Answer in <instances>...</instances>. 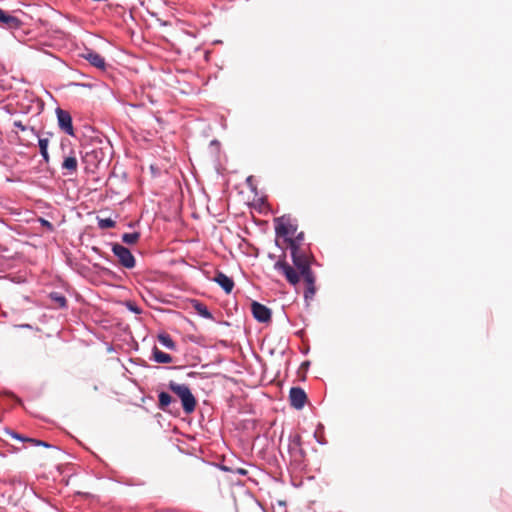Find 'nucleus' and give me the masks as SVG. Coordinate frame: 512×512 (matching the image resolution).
Wrapping results in <instances>:
<instances>
[{
  "label": "nucleus",
  "mask_w": 512,
  "mask_h": 512,
  "mask_svg": "<svg viewBox=\"0 0 512 512\" xmlns=\"http://www.w3.org/2000/svg\"><path fill=\"white\" fill-rule=\"evenodd\" d=\"M291 257L294 267L284 259H280L274 264V268L281 272L293 286L297 285L300 282V278L303 277L306 284L304 297L306 300L312 299L316 293V278L311 270V257L304 251L298 254L293 252Z\"/></svg>",
  "instance_id": "nucleus-1"
},
{
  "label": "nucleus",
  "mask_w": 512,
  "mask_h": 512,
  "mask_svg": "<svg viewBox=\"0 0 512 512\" xmlns=\"http://www.w3.org/2000/svg\"><path fill=\"white\" fill-rule=\"evenodd\" d=\"M168 387L180 398L183 410L186 414H190L195 410L197 401L187 385L170 381Z\"/></svg>",
  "instance_id": "nucleus-2"
},
{
  "label": "nucleus",
  "mask_w": 512,
  "mask_h": 512,
  "mask_svg": "<svg viewBox=\"0 0 512 512\" xmlns=\"http://www.w3.org/2000/svg\"><path fill=\"white\" fill-rule=\"evenodd\" d=\"M112 251L117 256L119 263L127 268L132 269L135 267L136 261L131 251L121 244L115 243L112 246Z\"/></svg>",
  "instance_id": "nucleus-3"
},
{
  "label": "nucleus",
  "mask_w": 512,
  "mask_h": 512,
  "mask_svg": "<svg viewBox=\"0 0 512 512\" xmlns=\"http://www.w3.org/2000/svg\"><path fill=\"white\" fill-rule=\"evenodd\" d=\"M288 450L294 462L300 463L303 461L305 451L302 448L301 436L299 434L290 437Z\"/></svg>",
  "instance_id": "nucleus-4"
},
{
  "label": "nucleus",
  "mask_w": 512,
  "mask_h": 512,
  "mask_svg": "<svg viewBox=\"0 0 512 512\" xmlns=\"http://www.w3.org/2000/svg\"><path fill=\"white\" fill-rule=\"evenodd\" d=\"M251 312L258 322L267 323L271 320V310L257 301L251 303Z\"/></svg>",
  "instance_id": "nucleus-5"
},
{
  "label": "nucleus",
  "mask_w": 512,
  "mask_h": 512,
  "mask_svg": "<svg viewBox=\"0 0 512 512\" xmlns=\"http://www.w3.org/2000/svg\"><path fill=\"white\" fill-rule=\"evenodd\" d=\"M276 235L279 237H293L297 232V225L292 223L290 220H284L281 218L275 227Z\"/></svg>",
  "instance_id": "nucleus-6"
},
{
  "label": "nucleus",
  "mask_w": 512,
  "mask_h": 512,
  "mask_svg": "<svg viewBox=\"0 0 512 512\" xmlns=\"http://www.w3.org/2000/svg\"><path fill=\"white\" fill-rule=\"evenodd\" d=\"M289 400L292 407L302 409L307 401V395L302 388L292 387L289 393Z\"/></svg>",
  "instance_id": "nucleus-7"
},
{
  "label": "nucleus",
  "mask_w": 512,
  "mask_h": 512,
  "mask_svg": "<svg viewBox=\"0 0 512 512\" xmlns=\"http://www.w3.org/2000/svg\"><path fill=\"white\" fill-rule=\"evenodd\" d=\"M57 118L58 124L61 130L67 133L70 136H74V128L72 125V118L69 112L62 110L60 108L57 109Z\"/></svg>",
  "instance_id": "nucleus-8"
},
{
  "label": "nucleus",
  "mask_w": 512,
  "mask_h": 512,
  "mask_svg": "<svg viewBox=\"0 0 512 512\" xmlns=\"http://www.w3.org/2000/svg\"><path fill=\"white\" fill-rule=\"evenodd\" d=\"M61 167L66 170L68 174H74L77 172L78 160L74 150H70V152L64 156Z\"/></svg>",
  "instance_id": "nucleus-9"
},
{
  "label": "nucleus",
  "mask_w": 512,
  "mask_h": 512,
  "mask_svg": "<svg viewBox=\"0 0 512 512\" xmlns=\"http://www.w3.org/2000/svg\"><path fill=\"white\" fill-rule=\"evenodd\" d=\"M0 23L8 29H18L21 27L22 22L17 17L9 14L0 8Z\"/></svg>",
  "instance_id": "nucleus-10"
},
{
  "label": "nucleus",
  "mask_w": 512,
  "mask_h": 512,
  "mask_svg": "<svg viewBox=\"0 0 512 512\" xmlns=\"http://www.w3.org/2000/svg\"><path fill=\"white\" fill-rule=\"evenodd\" d=\"M213 280L227 293H231L234 288V281L221 271H217Z\"/></svg>",
  "instance_id": "nucleus-11"
},
{
  "label": "nucleus",
  "mask_w": 512,
  "mask_h": 512,
  "mask_svg": "<svg viewBox=\"0 0 512 512\" xmlns=\"http://www.w3.org/2000/svg\"><path fill=\"white\" fill-rule=\"evenodd\" d=\"M83 57L94 67L105 70L106 68V62L103 56H101L99 53L88 50L85 54H83Z\"/></svg>",
  "instance_id": "nucleus-12"
},
{
  "label": "nucleus",
  "mask_w": 512,
  "mask_h": 512,
  "mask_svg": "<svg viewBox=\"0 0 512 512\" xmlns=\"http://www.w3.org/2000/svg\"><path fill=\"white\" fill-rule=\"evenodd\" d=\"M6 435L9 436L11 439H15V440H19V441H22V442H26V443H29V444L34 445V446L50 447V445L47 444L44 441L37 440V439H34V438L24 437V436L18 434L15 431H12V430H7L6 431Z\"/></svg>",
  "instance_id": "nucleus-13"
},
{
  "label": "nucleus",
  "mask_w": 512,
  "mask_h": 512,
  "mask_svg": "<svg viewBox=\"0 0 512 512\" xmlns=\"http://www.w3.org/2000/svg\"><path fill=\"white\" fill-rule=\"evenodd\" d=\"M153 359L157 362V363H162V364H168V363H171L172 362V357L171 355L161 351L160 349H158L157 347H154L153 349Z\"/></svg>",
  "instance_id": "nucleus-14"
},
{
  "label": "nucleus",
  "mask_w": 512,
  "mask_h": 512,
  "mask_svg": "<svg viewBox=\"0 0 512 512\" xmlns=\"http://www.w3.org/2000/svg\"><path fill=\"white\" fill-rule=\"evenodd\" d=\"M192 306L194 308V310L202 317L206 318V319H212L213 316L212 314L210 313V311L208 310L207 306L197 300H194L192 302Z\"/></svg>",
  "instance_id": "nucleus-15"
},
{
  "label": "nucleus",
  "mask_w": 512,
  "mask_h": 512,
  "mask_svg": "<svg viewBox=\"0 0 512 512\" xmlns=\"http://www.w3.org/2000/svg\"><path fill=\"white\" fill-rule=\"evenodd\" d=\"M173 398L167 392H160L158 395V407L163 411H168V406L172 403Z\"/></svg>",
  "instance_id": "nucleus-16"
},
{
  "label": "nucleus",
  "mask_w": 512,
  "mask_h": 512,
  "mask_svg": "<svg viewBox=\"0 0 512 512\" xmlns=\"http://www.w3.org/2000/svg\"><path fill=\"white\" fill-rule=\"evenodd\" d=\"M38 144H39L40 154L43 157V160L45 161V163H49V161H50V156L48 153L49 139L48 138H39Z\"/></svg>",
  "instance_id": "nucleus-17"
},
{
  "label": "nucleus",
  "mask_w": 512,
  "mask_h": 512,
  "mask_svg": "<svg viewBox=\"0 0 512 512\" xmlns=\"http://www.w3.org/2000/svg\"><path fill=\"white\" fill-rule=\"evenodd\" d=\"M159 342L164 345L166 348L174 350L176 345L170 335L163 333L158 335Z\"/></svg>",
  "instance_id": "nucleus-18"
},
{
  "label": "nucleus",
  "mask_w": 512,
  "mask_h": 512,
  "mask_svg": "<svg viewBox=\"0 0 512 512\" xmlns=\"http://www.w3.org/2000/svg\"><path fill=\"white\" fill-rule=\"evenodd\" d=\"M140 234L138 232L125 233L122 235V241L126 244L133 245L138 242Z\"/></svg>",
  "instance_id": "nucleus-19"
},
{
  "label": "nucleus",
  "mask_w": 512,
  "mask_h": 512,
  "mask_svg": "<svg viewBox=\"0 0 512 512\" xmlns=\"http://www.w3.org/2000/svg\"><path fill=\"white\" fill-rule=\"evenodd\" d=\"M285 241L288 243V246L291 250V254L293 252H296L297 254L303 252V250L300 248V243L297 242V239H293V237H288L285 239Z\"/></svg>",
  "instance_id": "nucleus-20"
},
{
  "label": "nucleus",
  "mask_w": 512,
  "mask_h": 512,
  "mask_svg": "<svg viewBox=\"0 0 512 512\" xmlns=\"http://www.w3.org/2000/svg\"><path fill=\"white\" fill-rule=\"evenodd\" d=\"M98 225L102 229H108L115 227L116 222L111 218H104L99 220Z\"/></svg>",
  "instance_id": "nucleus-21"
},
{
  "label": "nucleus",
  "mask_w": 512,
  "mask_h": 512,
  "mask_svg": "<svg viewBox=\"0 0 512 512\" xmlns=\"http://www.w3.org/2000/svg\"><path fill=\"white\" fill-rule=\"evenodd\" d=\"M51 297L58 304L59 307H65L67 305V300L64 296L54 293L51 294Z\"/></svg>",
  "instance_id": "nucleus-22"
},
{
  "label": "nucleus",
  "mask_w": 512,
  "mask_h": 512,
  "mask_svg": "<svg viewBox=\"0 0 512 512\" xmlns=\"http://www.w3.org/2000/svg\"><path fill=\"white\" fill-rule=\"evenodd\" d=\"M14 126L17 127L18 129H20L21 131L26 130V126L23 125L21 121H15Z\"/></svg>",
  "instance_id": "nucleus-23"
},
{
  "label": "nucleus",
  "mask_w": 512,
  "mask_h": 512,
  "mask_svg": "<svg viewBox=\"0 0 512 512\" xmlns=\"http://www.w3.org/2000/svg\"><path fill=\"white\" fill-rule=\"evenodd\" d=\"M303 238H304V233L300 232L299 234H297V236L294 239H297V242L301 243Z\"/></svg>",
  "instance_id": "nucleus-24"
},
{
  "label": "nucleus",
  "mask_w": 512,
  "mask_h": 512,
  "mask_svg": "<svg viewBox=\"0 0 512 512\" xmlns=\"http://www.w3.org/2000/svg\"><path fill=\"white\" fill-rule=\"evenodd\" d=\"M129 308L134 311L135 313H140V310L138 309L137 306L135 305H132V304H129Z\"/></svg>",
  "instance_id": "nucleus-25"
},
{
  "label": "nucleus",
  "mask_w": 512,
  "mask_h": 512,
  "mask_svg": "<svg viewBox=\"0 0 512 512\" xmlns=\"http://www.w3.org/2000/svg\"><path fill=\"white\" fill-rule=\"evenodd\" d=\"M51 226V224L49 223V221H44V226Z\"/></svg>",
  "instance_id": "nucleus-26"
},
{
  "label": "nucleus",
  "mask_w": 512,
  "mask_h": 512,
  "mask_svg": "<svg viewBox=\"0 0 512 512\" xmlns=\"http://www.w3.org/2000/svg\"><path fill=\"white\" fill-rule=\"evenodd\" d=\"M51 226V224L49 223V221H44V226Z\"/></svg>",
  "instance_id": "nucleus-27"
}]
</instances>
